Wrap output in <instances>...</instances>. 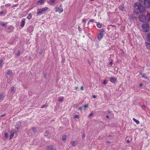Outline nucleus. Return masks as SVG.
<instances>
[{
	"mask_svg": "<svg viewBox=\"0 0 150 150\" xmlns=\"http://www.w3.org/2000/svg\"><path fill=\"white\" fill-rule=\"evenodd\" d=\"M143 4L146 8L150 7V0H139V2L136 3L135 5V8L141 13L144 12L145 10Z\"/></svg>",
	"mask_w": 150,
	"mask_h": 150,
	"instance_id": "1",
	"label": "nucleus"
},
{
	"mask_svg": "<svg viewBox=\"0 0 150 150\" xmlns=\"http://www.w3.org/2000/svg\"><path fill=\"white\" fill-rule=\"evenodd\" d=\"M48 9L47 7H45L42 8V9L38 8L37 9V11L36 14L38 15H41L44 13V12Z\"/></svg>",
	"mask_w": 150,
	"mask_h": 150,
	"instance_id": "2",
	"label": "nucleus"
},
{
	"mask_svg": "<svg viewBox=\"0 0 150 150\" xmlns=\"http://www.w3.org/2000/svg\"><path fill=\"white\" fill-rule=\"evenodd\" d=\"M142 28L143 31L146 32L148 31L149 30V26L148 23H144L142 25Z\"/></svg>",
	"mask_w": 150,
	"mask_h": 150,
	"instance_id": "3",
	"label": "nucleus"
},
{
	"mask_svg": "<svg viewBox=\"0 0 150 150\" xmlns=\"http://www.w3.org/2000/svg\"><path fill=\"white\" fill-rule=\"evenodd\" d=\"M140 21L142 22H145L146 21V16L144 14L140 15L138 17Z\"/></svg>",
	"mask_w": 150,
	"mask_h": 150,
	"instance_id": "4",
	"label": "nucleus"
},
{
	"mask_svg": "<svg viewBox=\"0 0 150 150\" xmlns=\"http://www.w3.org/2000/svg\"><path fill=\"white\" fill-rule=\"evenodd\" d=\"M104 32V30L103 29L100 30V32L97 36V38L99 40H100L103 38Z\"/></svg>",
	"mask_w": 150,
	"mask_h": 150,
	"instance_id": "5",
	"label": "nucleus"
},
{
	"mask_svg": "<svg viewBox=\"0 0 150 150\" xmlns=\"http://www.w3.org/2000/svg\"><path fill=\"white\" fill-rule=\"evenodd\" d=\"M21 123L20 122H17L16 125L15 132H18L20 127L21 126Z\"/></svg>",
	"mask_w": 150,
	"mask_h": 150,
	"instance_id": "6",
	"label": "nucleus"
},
{
	"mask_svg": "<svg viewBox=\"0 0 150 150\" xmlns=\"http://www.w3.org/2000/svg\"><path fill=\"white\" fill-rule=\"evenodd\" d=\"M60 7H56V12L58 11L59 13H60L63 12V9L61 5H60Z\"/></svg>",
	"mask_w": 150,
	"mask_h": 150,
	"instance_id": "7",
	"label": "nucleus"
},
{
	"mask_svg": "<svg viewBox=\"0 0 150 150\" xmlns=\"http://www.w3.org/2000/svg\"><path fill=\"white\" fill-rule=\"evenodd\" d=\"M46 150H56L55 147L53 145H50L47 147Z\"/></svg>",
	"mask_w": 150,
	"mask_h": 150,
	"instance_id": "8",
	"label": "nucleus"
},
{
	"mask_svg": "<svg viewBox=\"0 0 150 150\" xmlns=\"http://www.w3.org/2000/svg\"><path fill=\"white\" fill-rule=\"evenodd\" d=\"M45 0H40L37 1L36 3V4L37 5H40L42 4H43L45 2Z\"/></svg>",
	"mask_w": 150,
	"mask_h": 150,
	"instance_id": "9",
	"label": "nucleus"
},
{
	"mask_svg": "<svg viewBox=\"0 0 150 150\" xmlns=\"http://www.w3.org/2000/svg\"><path fill=\"white\" fill-rule=\"evenodd\" d=\"M25 19L23 18L22 19V21H21V26L22 27H23L24 26V25H25Z\"/></svg>",
	"mask_w": 150,
	"mask_h": 150,
	"instance_id": "10",
	"label": "nucleus"
},
{
	"mask_svg": "<svg viewBox=\"0 0 150 150\" xmlns=\"http://www.w3.org/2000/svg\"><path fill=\"white\" fill-rule=\"evenodd\" d=\"M10 139H11L13 138V136L14 134V131L12 130L10 132Z\"/></svg>",
	"mask_w": 150,
	"mask_h": 150,
	"instance_id": "11",
	"label": "nucleus"
},
{
	"mask_svg": "<svg viewBox=\"0 0 150 150\" xmlns=\"http://www.w3.org/2000/svg\"><path fill=\"white\" fill-rule=\"evenodd\" d=\"M71 144L73 146H75L77 145V142L76 141H72L71 142Z\"/></svg>",
	"mask_w": 150,
	"mask_h": 150,
	"instance_id": "12",
	"label": "nucleus"
},
{
	"mask_svg": "<svg viewBox=\"0 0 150 150\" xmlns=\"http://www.w3.org/2000/svg\"><path fill=\"white\" fill-rule=\"evenodd\" d=\"M50 129H48V130L46 131L45 132V136L46 137H48V136L50 134Z\"/></svg>",
	"mask_w": 150,
	"mask_h": 150,
	"instance_id": "13",
	"label": "nucleus"
},
{
	"mask_svg": "<svg viewBox=\"0 0 150 150\" xmlns=\"http://www.w3.org/2000/svg\"><path fill=\"white\" fill-rule=\"evenodd\" d=\"M4 97V95L3 93L0 94V100H2Z\"/></svg>",
	"mask_w": 150,
	"mask_h": 150,
	"instance_id": "14",
	"label": "nucleus"
},
{
	"mask_svg": "<svg viewBox=\"0 0 150 150\" xmlns=\"http://www.w3.org/2000/svg\"><path fill=\"white\" fill-rule=\"evenodd\" d=\"M147 17H146V21H150V13H148L146 15Z\"/></svg>",
	"mask_w": 150,
	"mask_h": 150,
	"instance_id": "15",
	"label": "nucleus"
},
{
	"mask_svg": "<svg viewBox=\"0 0 150 150\" xmlns=\"http://www.w3.org/2000/svg\"><path fill=\"white\" fill-rule=\"evenodd\" d=\"M116 79L114 77L110 78V80L111 82L113 83H115L116 81Z\"/></svg>",
	"mask_w": 150,
	"mask_h": 150,
	"instance_id": "16",
	"label": "nucleus"
},
{
	"mask_svg": "<svg viewBox=\"0 0 150 150\" xmlns=\"http://www.w3.org/2000/svg\"><path fill=\"white\" fill-rule=\"evenodd\" d=\"M31 130L34 133V134H36V130L35 128V127H33L31 129Z\"/></svg>",
	"mask_w": 150,
	"mask_h": 150,
	"instance_id": "17",
	"label": "nucleus"
},
{
	"mask_svg": "<svg viewBox=\"0 0 150 150\" xmlns=\"http://www.w3.org/2000/svg\"><path fill=\"white\" fill-rule=\"evenodd\" d=\"M11 6V4H6L4 6H1V8H2V7H3L4 6H5L6 7H8V6Z\"/></svg>",
	"mask_w": 150,
	"mask_h": 150,
	"instance_id": "18",
	"label": "nucleus"
},
{
	"mask_svg": "<svg viewBox=\"0 0 150 150\" xmlns=\"http://www.w3.org/2000/svg\"><path fill=\"white\" fill-rule=\"evenodd\" d=\"M119 8L120 10H121L122 11H124V7L123 5H121L119 6Z\"/></svg>",
	"mask_w": 150,
	"mask_h": 150,
	"instance_id": "19",
	"label": "nucleus"
},
{
	"mask_svg": "<svg viewBox=\"0 0 150 150\" xmlns=\"http://www.w3.org/2000/svg\"><path fill=\"white\" fill-rule=\"evenodd\" d=\"M7 12V10L6 9H4L3 11H2L0 12V14H2L4 13L6 14Z\"/></svg>",
	"mask_w": 150,
	"mask_h": 150,
	"instance_id": "20",
	"label": "nucleus"
},
{
	"mask_svg": "<svg viewBox=\"0 0 150 150\" xmlns=\"http://www.w3.org/2000/svg\"><path fill=\"white\" fill-rule=\"evenodd\" d=\"M32 14L31 13H29L28 14V16L27 17V18L29 19H30L31 18H32Z\"/></svg>",
	"mask_w": 150,
	"mask_h": 150,
	"instance_id": "21",
	"label": "nucleus"
},
{
	"mask_svg": "<svg viewBox=\"0 0 150 150\" xmlns=\"http://www.w3.org/2000/svg\"><path fill=\"white\" fill-rule=\"evenodd\" d=\"M133 120L136 122L137 124H139V121L137 120L134 118H132Z\"/></svg>",
	"mask_w": 150,
	"mask_h": 150,
	"instance_id": "22",
	"label": "nucleus"
},
{
	"mask_svg": "<svg viewBox=\"0 0 150 150\" xmlns=\"http://www.w3.org/2000/svg\"><path fill=\"white\" fill-rule=\"evenodd\" d=\"M67 137L66 135H64L62 137V139L63 141H64L66 139Z\"/></svg>",
	"mask_w": 150,
	"mask_h": 150,
	"instance_id": "23",
	"label": "nucleus"
},
{
	"mask_svg": "<svg viewBox=\"0 0 150 150\" xmlns=\"http://www.w3.org/2000/svg\"><path fill=\"white\" fill-rule=\"evenodd\" d=\"M21 51L20 50H19L18 51L17 53L16 54V55L17 56H19L20 55V53H21Z\"/></svg>",
	"mask_w": 150,
	"mask_h": 150,
	"instance_id": "24",
	"label": "nucleus"
},
{
	"mask_svg": "<svg viewBox=\"0 0 150 150\" xmlns=\"http://www.w3.org/2000/svg\"><path fill=\"white\" fill-rule=\"evenodd\" d=\"M3 62V60L2 59H0V68H1L2 67V63Z\"/></svg>",
	"mask_w": 150,
	"mask_h": 150,
	"instance_id": "25",
	"label": "nucleus"
},
{
	"mask_svg": "<svg viewBox=\"0 0 150 150\" xmlns=\"http://www.w3.org/2000/svg\"><path fill=\"white\" fill-rule=\"evenodd\" d=\"M96 25L97 27L99 28H100L102 26V25L99 23H97Z\"/></svg>",
	"mask_w": 150,
	"mask_h": 150,
	"instance_id": "26",
	"label": "nucleus"
},
{
	"mask_svg": "<svg viewBox=\"0 0 150 150\" xmlns=\"http://www.w3.org/2000/svg\"><path fill=\"white\" fill-rule=\"evenodd\" d=\"M63 101V99H62L60 97H59L58 98V102H62Z\"/></svg>",
	"mask_w": 150,
	"mask_h": 150,
	"instance_id": "27",
	"label": "nucleus"
},
{
	"mask_svg": "<svg viewBox=\"0 0 150 150\" xmlns=\"http://www.w3.org/2000/svg\"><path fill=\"white\" fill-rule=\"evenodd\" d=\"M147 39H148L149 42H150V33H149L147 35Z\"/></svg>",
	"mask_w": 150,
	"mask_h": 150,
	"instance_id": "28",
	"label": "nucleus"
},
{
	"mask_svg": "<svg viewBox=\"0 0 150 150\" xmlns=\"http://www.w3.org/2000/svg\"><path fill=\"white\" fill-rule=\"evenodd\" d=\"M11 73V71H8L6 72L7 74L8 75H10Z\"/></svg>",
	"mask_w": 150,
	"mask_h": 150,
	"instance_id": "29",
	"label": "nucleus"
},
{
	"mask_svg": "<svg viewBox=\"0 0 150 150\" xmlns=\"http://www.w3.org/2000/svg\"><path fill=\"white\" fill-rule=\"evenodd\" d=\"M107 113H108L109 115L110 116H111V115L112 114V113L110 111H107Z\"/></svg>",
	"mask_w": 150,
	"mask_h": 150,
	"instance_id": "30",
	"label": "nucleus"
},
{
	"mask_svg": "<svg viewBox=\"0 0 150 150\" xmlns=\"http://www.w3.org/2000/svg\"><path fill=\"white\" fill-rule=\"evenodd\" d=\"M74 117L77 118H79V116L78 115H74Z\"/></svg>",
	"mask_w": 150,
	"mask_h": 150,
	"instance_id": "31",
	"label": "nucleus"
},
{
	"mask_svg": "<svg viewBox=\"0 0 150 150\" xmlns=\"http://www.w3.org/2000/svg\"><path fill=\"white\" fill-rule=\"evenodd\" d=\"M103 83L104 85H106L107 83H106V80H104L103 81Z\"/></svg>",
	"mask_w": 150,
	"mask_h": 150,
	"instance_id": "32",
	"label": "nucleus"
},
{
	"mask_svg": "<svg viewBox=\"0 0 150 150\" xmlns=\"http://www.w3.org/2000/svg\"><path fill=\"white\" fill-rule=\"evenodd\" d=\"M145 44H146V46L147 47L148 46H149V45H150V44L149 43L147 42H146Z\"/></svg>",
	"mask_w": 150,
	"mask_h": 150,
	"instance_id": "33",
	"label": "nucleus"
},
{
	"mask_svg": "<svg viewBox=\"0 0 150 150\" xmlns=\"http://www.w3.org/2000/svg\"><path fill=\"white\" fill-rule=\"evenodd\" d=\"M14 88L13 87H12L11 88V92H12L14 90Z\"/></svg>",
	"mask_w": 150,
	"mask_h": 150,
	"instance_id": "34",
	"label": "nucleus"
},
{
	"mask_svg": "<svg viewBox=\"0 0 150 150\" xmlns=\"http://www.w3.org/2000/svg\"><path fill=\"white\" fill-rule=\"evenodd\" d=\"M0 24L4 26H6V25L4 23H1Z\"/></svg>",
	"mask_w": 150,
	"mask_h": 150,
	"instance_id": "35",
	"label": "nucleus"
},
{
	"mask_svg": "<svg viewBox=\"0 0 150 150\" xmlns=\"http://www.w3.org/2000/svg\"><path fill=\"white\" fill-rule=\"evenodd\" d=\"M55 0H50V1L52 3H53L55 2Z\"/></svg>",
	"mask_w": 150,
	"mask_h": 150,
	"instance_id": "36",
	"label": "nucleus"
},
{
	"mask_svg": "<svg viewBox=\"0 0 150 150\" xmlns=\"http://www.w3.org/2000/svg\"><path fill=\"white\" fill-rule=\"evenodd\" d=\"M5 136L7 138L8 136V134L7 133H5L4 134Z\"/></svg>",
	"mask_w": 150,
	"mask_h": 150,
	"instance_id": "37",
	"label": "nucleus"
},
{
	"mask_svg": "<svg viewBox=\"0 0 150 150\" xmlns=\"http://www.w3.org/2000/svg\"><path fill=\"white\" fill-rule=\"evenodd\" d=\"M94 21V20L93 19H91V20H89V22H91L93 23V22Z\"/></svg>",
	"mask_w": 150,
	"mask_h": 150,
	"instance_id": "38",
	"label": "nucleus"
},
{
	"mask_svg": "<svg viewBox=\"0 0 150 150\" xmlns=\"http://www.w3.org/2000/svg\"><path fill=\"white\" fill-rule=\"evenodd\" d=\"M82 21L83 23H86V21L85 19H83Z\"/></svg>",
	"mask_w": 150,
	"mask_h": 150,
	"instance_id": "39",
	"label": "nucleus"
},
{
	"mask_svg": "<svg viewBox=\"0 0 150 150\" xmlns=\"http://www.w3.org/2000/svg\"><path fill=\"white\" fill-rule=\"evenodd\" d=\"M93 115V113L92 112L89 115V116H92Z\"/></svg>",
	"mask_w": 150,
	"mask_h": 150,
	"instance_id": "40",
	"label": "nucleus"
},
{
	"mask_svg": "<svg viewBox=\"0 0 150 150\" xmlns=\"http://www.w3.org/2000/svg\"><path fill=\"white\" fill-rule=\"evenodd\" d=\"M88 107V105H86L84 106V107L85 108H87Z\"/></svg>",
	"mask_w": 150,
	"mask_h": 150,
	"instance_id": "41",
	"label": "nucleus"
},
{
	"mask_svg": "<svg viewBox=\"0 0 150 150\" xmlns=\"http://www.w3.org/2000/svg\"><path fill=\"white\" fill-rule=\"evenodd\" d=\"M82 137L83 139H84L85 137V134L83 133L82 135Z\"/></svg>",
	"mask_w": 150,
	"mask_h": 150,
	"instance_id": "42",
	"label": "nucleus"
},
{
	"mask_svg": "<svg viewBox=\"0 0 150 150\" xmlns=\"http://www.w3.org/2000/svg\"><path fill=\"white\" fill-rule=\"evenodd\" d=\"M47 106L46 105H43L42 107H41V108H43L45 107H46Z\"/></svg>",
	"mask_w": 150,
	"mask_h": 150,
	"instance_id": "43",
	"label": "nucleus"
},
{
	"mask_svg": "<svg viewBox=\"0 0 150 150\" xmlns=\"http://www.w3.org/2000/svg\"><path fill=\"white\" fill-rule=\"evenodd\" d=\"M143 85V83H141L139 84V86L141 87Z\"/></svg>",
	"mask_w": 150,
	"mask_h": 150,
	"instance_id": "44",
	"label": "nucleus"
},
{
	"mask_svg": "<svg viewBox=\"0 0 150 150\" xmlns=\"http://www.w3.org/2000/svg\"><path fill=\"white\" fill-rule=\"evenodd\" d=\"M142 108H146V106L145 105H143L142 106Z\"/></svg>",
	"mask_w": 150,
	"mask_h": 150,
	"instance_id": "45",
	"label": "nucleus"
},
{
	"mask_svg": "<svg viewBox=\"0 0 150 150\" xmlns=\"http://www.w3.org/2000/svg\"><path fill=\"white\" fill-rule=\"evenodd\" d=\"M109 115H107L106 116V117L108 119L109 118Z\"/></svg>",
	"mask_w": 150,
	"mask_h": 150,
	"instance_id": "46",
	"label": "nucleus"
},
{
	"mask_svg": "<svg viewBox=\"0 0 150 150\" xmlns=\"http://www.w3.org/2000/svg\"><path fill=\"white\" fill-rule=\"evenodd\" d=\"M96 97V95H93V98H95Z\"/></svg>",
	"mask_w": 150,
	"mask_h": 150,
	"instance_id": "47",
	"label": "nucleus"
},
{
	"mask_svg": "<svg viewBox=\"0 0 150 150\" xmlns=\"http://www.w3.org/2000/svg\"><path fill=\"white\" fill-rule=\"evenodd\" d=\"M79 110L81 111L82 110V108L81 107L79 108Z\"/></svg>",
	"mask_w": 150,
	"mask_h": 150,
	"instance_id": "48",
	"label": "nucleus"
},
{
	"mask_svg": "<svg viewBox=\"0 0 150 150\" xmlns=\"http://www.w3.org/2000/svg\"><path fill=\"white\" fill-rule=\"evenodd\" d=\"M110 64L111 65H112V62H110Z\"/></svg>",
	"mask_w": 150,
	"mask_h": 150,
	"instance_id": "49",
	"label": "nucleus"
},
{
	"mask_svg": "<svg viewBox=\"0 0 150 150\" xmlns=\"http://www.w3.org/2000/svg\"><path fill=\"white\" fill-rule=\"evenodd\" d=\"M83 86H81V90H83Z\"/></svg>",
	"mask_w": 150,
	"mask_h": 150,
	"instance_id": "50",
	"label": "nucleus"
},
{
	"mask_svg": "<svg viewBox=\"0 0 150 150\" xmlns=\"http://www.w3.org/2000/svg\"><path fill=\"white\" fill-rule=\"evenodd\" d=\"M127 143H128L129 142V140L128 139V140H127Z\"/></svg>",
	"mask_w": 150,
	"mask_h": 150,
	"instance_id": "51",
	"label": "nucleus"
},
{
	"mask_svg": "<svg viewBox=\"0 0 150 150\" xmlns=\"http://www.w3.org/2000/svg\"><path fill=\"white\" fill-rule=\"evenodd\" d=\"M39 53H40V54H41L42 53V51H40Z\"/></svg>",
	"mask_w": 150,
	"mask_h": 150,
	"instance_id": "52",
	"label": "nucleus"
},
{
	"mask_svg": "<svg viewBox=\"0 0 150 150\" xmlns=\"http://www.w3.org/2000/svg\"><path fill=\"white\" fill-rule=\"evenodd\" d=\"M78 88V87H75V89H77Z\"/></svg>",
	"mask_w": 150,
	"mask_h": 150,
	"instance_id": "53",
	"label": "nucleus"
},
{
	"mask_svg": "<svg viewBox=\"0 0 150 150\" xmlns=\"http://www.w3.org/2000/svg\"><path fill=\"white\" fill-rule=\"evenodd\" d=\"M107 143H108V144H109L110 143V142L109 141H107Z\"/></svg>",
	"mask_w": 150,
	"mask_h": 150,
	"instance_id": "54",
	"label": "nucleus"
},
{
	"mask_svg": "<svg viewBox=\"0 0 150 150\" xmlns=\"http://www.w3.org/2000/svg\"><path fill=\"white\" fill-rule=\"evenodd\" d=\"M90 23V22H89V21H88V24Z\"/></svg>",
	"mask_w": 150,
	"mask_h": 150,
	"instance_id": "55",
	"label": "nucleus"
},
{
	"mask_svg": "<svg viewBox=\"0 0 150 150\" xmlns=\"http://www.w3.org/2000/svg\"><path fill=\"white\" fill-rule=\"evenodd\" d=\"M10 27H9L8 28V29H10Z\"/></svg>",
	"mask_w": 150,
	"mask_h": 150,
	"instance_id": "56",
	"label": "nucleus"
},
{
	"mask_svg": "<svg viewBox=\"0 0 150 150\" xmlns=\"http://www.w3.org/2000/svg\"><path fill=\"white\" fill-rule=\"evenodd\" d=\"M109 136H110V137H111L112 136V135H109Z\"/></svg>",
	"mask_w": 150,
	"mask_h": 150,
	"instance_id": "57",
	"label": "nucleus"
},
{
	"mask_svg": "<svg viewBox=\"0 0 150 150\" xmlns=\"http://www.w3.org/2000/svg\"><path fill=\"white\" fill-rule=\"evenodd\" d=\"M51 129H53L52 128H51Z\"/></svg>",
	"mask_w": 150,
	"mask_h": 150,
	"instance_id": "58",
	"label": "nucleus"
}]
</instances>
